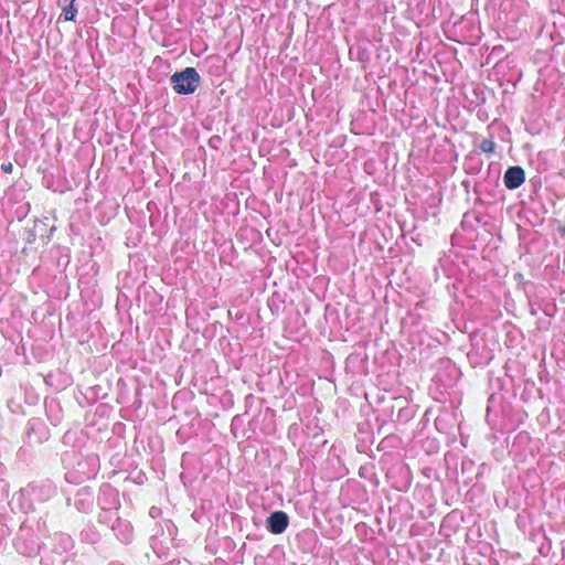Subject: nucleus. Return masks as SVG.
I'll use <instances>...</instances> for the list:
<instances>
[{
  "label": "nucleus",
  "instance_id": "1",
  "mask_svg": "<svg viewBox=\"0 0 565 565\" xmlns=\"http://www.w3.org/2000/svg\"><path fill=\"white\" fill-rule=\"evenodd\" d=\"M173 90L179 95L193 94L200 85L201 77L194 67H185L170 77Z\"/></svg>",
  "mask_w": 565,
  "mask_h": 565
},
{
  "label": "nucleus",
  "instance_id": "2",
  "mask_svg": "<svg viewBox=\"0 0 565 565\" xmlns=\"http://www.w3.org/2000/svg\"><path fill=\"white\" fill-rule=\"evenodd\" d=\"M503 180H504V185L509 189V190H514V189H518L520 188L524 181H525V172L524 170L519 167V166H514V167H510L505 173H504V177H503Z\"/></svg>",
  "mask_w": 565,
  "mask_h": 565
},
{
  "label": "nucleus",
  "instance_id": "6",
  "mask_svg": "<svg viewBox=\"0 0 565 565\" xmlns=\"http://www.w3.org/2000/svg\"><path fill=\"white\" fill-rule=\"evenodd\" d=\"M1 169L4 173H11L13 171V164L11 162H4L1 164Z\"/></svg>",
  "mask_w": 565,
  "mask_h": 565
},
{
  "label": "nucleus",
  "instance_id": "4",
  "mask_svg": "<svg viewBox=\"0 0 565 565\" xmlns=\"http://www.w3.org/2000/svg\"><path fill=\"white\" fill-rule=\"evenodd\" d=\"M75 1L76 0H58V4L62 8L61 17H63V19L65 21H74L75 20V17L77 13V9L74 6Z\"/></svg>",
  "mask_w": 565,
  "mask_h": 565
},
{
  "label": "nucleus",
  "instance_id": "3",
  "mask_svg": "<svg viewBox=\"0 0 565 565\" xmlns=\"http://www.w3.org/2000/svg\"><path fill=\"white\" fill-rule=\"evenodd\" d=\"M267 523L268 530L273 534H280L287 529L289 519L284 511H276L269 515V518L267 519Z\"/></svg>",
  "mask_w": 565,
  "mask_h": 565
},
{
  "label": "nucleus",
  "instance_id": "5",
  "mask_svg": "<svg viewBox=\"0 0 565 565\" xmlns=\"http://www.w3.org/2000/svg\"><path fill=\"white\" fill-rule=\"evenodd\" d=\"M480 149L484 153H493L495 150V142L493 137L483 139L482 142L480 143Z\"/></svg>",
  "mask_w": 565,
  "mask_h": 565
}]
</instances>
